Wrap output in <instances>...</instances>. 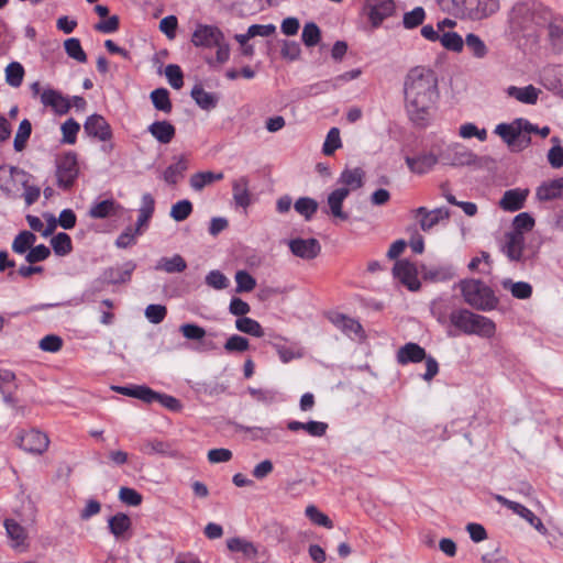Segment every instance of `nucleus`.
I'll use <instances>...</instances> for the list:
<instances>
[{
	"mask_svg": "<svg viewBox=\"0 0 563 563\" xmlns=\"http://www.w3.org/2000/svg\"><path fill=\"white\" fill-rule=\"evenodd\" d=\"M287 428L290 431H299L305 430L312 437H322L325 434L328 424L325 422L321 421H308V422H300V421H289L287 423Z\"/></svg>",
	"mask_w": 563,
	"mask_h": 563,
	"instance_id": "nucleus-32",
	"label": "nucleus"
},
{
	"mask_svg": "<svg viewBox=\"0 0 563 563\" xmlns=\"http://www.w3.org/2000/svg\"><path fill=\"white\" fill-rule=\"evenodd\" d=\"M32 133V124L27 119H23L20 122L16 134L13 141V147L16 152H21L25 148L27 140Z\"/></svg>",
	"mask_w": 563,
	"mask_h": 563,
	"instance_id": "nucleus-45",
	"label": "nucleus"
},
{
	"mask_svg": "<svg viewBox=\"0 0 563 563\" xmlns=\"http://www.w3.org/2000/svg\"><path fill=\"white\" fill-rule=\"evenodd\" d=\"M38 347L44 352L56 353L63 347V339L56 334L45 335L40 340Z\"/></svg>",
	"mask_w": 563,
	"mask_h": 563,
	"instance_id": "nucleus-64",
	"label": "nucleus"
},
{
	"mask_svg": "<svg viewBox=\"0 0 563 563\" xmlns=\"http://www.w3.org/2000/svg\"><path fill=\"white\" fill-rule=\"evenodd\" d=\"M442 10L456 18L482 21L500 9L499 0H439Z\"/></svg>",
	"mask_w": 563,
	"mask_h": 563,
	"instance_id": "nucleus-2",
	"label": "nucleus"
},
{
	"mask_svg": "<svg viewBox=\"0 0 563 563\" xmlns=\"http://www.w3.org/2000/svg\"><path fill=\"white\" fill-rule=\"evenodd\" d=\"M136 264L132 261L125 262L120 267H108L102 273V280L107 284H124L131 279Z\"/></svg>",
	"mask_w": 563,
	"mask_h": 563,
	"instance_id": "nucleus-19",
	"label": "nucleus"
},
{
	"mask_svg": "<svg viewBox=\"0 0 563 563\" xmlns=\"http://www.w3.org/2000/svg\"><path fill=\"white\" fill-rule=\"evenodd\" d=\"M191 98L203 110L214 109L218 104V98L214 93L206 91L201 85H196L191 89Z\"/></svg>",
	"mask_w": 563,
	"mask_h": 563,
	"instance_id": "nucleus-34",
	"label": "nucleus"
},
{
	"mask_svg": "<svg viewBox=\"0 0 563 563\" xmlns=\"http://www.w3.org/2000/svg\"><path fill=\"white\" fill-rule=\"evenodd\" d=\"M427 354L423 347L417 343H406L397 352V361L400 364L418 363L426 358Z\"/></svg>",
	"mask_w": 563,
	"mask_h": 563,
	"instance_id": "nucleus-25",
	"label": "nucleus"
},
{
	"mask_svg": "<svg viewBox=\"0 0 563 563\" xmlns=\"http://www.w3.org/2000/svg\"><path fill=\"white\" fill-rule=\"evenodd\" d=\"M141 451L147 455L159 454L162 456H168V457H178L179 456L178 451L173 449L170 443L159 441V440L146 441L141 446Z\"/></svg>",
	"mask_w": 563,
	"mask_h": 563,
	"instance_id": "nucleus-29",
	"label": "nucleus"
},
{
	"mask_svg": "<svg viewBox=\"0 0 563 563\" xmlns=\"http://www.w3.org/2000/svg\"><path fill=\"white\" fill-rule=\"evenodd\" d=\"M529 195V189H509L506 190L499 201V207L509 212H515L523 208L525 201Z\"/></svg>",
	"mask_w": 563,
	"mask_h": 563,
	"instance_id": "nucleus-20",
	"label": "nucleus"
},
{
	"mask_svg": "<svg viewBox=\"0 0 563 563\" xmlns=\"http://www.w3.org/2000/svg\"><path fill=\"white\" fill-rule=\"evenodd\" d=\"M405 108L411 122L424 126L439 99L437 74L428 67L409 69L404 80Z\"/></svg>",
	"mask_w": 563,
	"mask_h": 563,
	"instance_id": "nucleus-1",
	"label": "nucleus"
},
{
	"mask_svg": "<svg viewBox=\"0 0 563 563\" xmlns=\"http://www.w3.org/2000/svg\"><path fill=\"white\" fill-rule=\"evenodd\" d=\"M115 208L112 199L102 200L90 208L89 216L93 219H104L109 217Z\"/></svg>",
	"mask_w": 563,
	"mask_h": 563,
	"instance_id": "nucleus-57",
	"label": "nucleus"
},
{
	"mask_svg": "<svg viewBox=\"0 0 563 563\" xmlns=\"http://www.w3.org/2000/svg\"><path fill=\"white\" fill-rule=\"evenodd\" d=\"M465 45L472 55L476 58H484L488 53V48L484 41L474 33H468L466 35Z\"/></svg>",
	"mask_w": 563,
	"mask_h": 563,
	"instance_id": "nucleus-48",
	"label": "nucleus"
},
{
	"mask_svg": "<svg viewBox=\"0 0 563 563\" xmlns=\"http://www.w3.org/2000/svg\"><path fill=\"white\" fill-rule=\"evenodd\" d=\"M187 268V263L179 254L172 257H162L155 266L157 271H164L168 274L181 273Z\"/></svg>",
	"mask_w": 563,
	"mask_h": 563,
	"instance_id": "nucleus-35",
	"label": "nucleus"
},
{
	"mask_svg": "<svg viewBox=\"0 0 563 563\" xmlns=\"http://www.w3.org/2000/svg\"><path fill=\"white\" fill-rule=\"evenodd\" d=\"M501 285L505 289L510 290L511 295L517 299H528L532 295V287L526 282H512L511 279H504Z\"/></svg>",
	"mask_w": 563,
	"mask_h": 563,
	"instance_id": "nucleus-38",
	"label": "nucleus"
},
{
	"mask_svg": "<svg viewBox=\"0 0 563 563\" xmlns=\"http://www.w3.org/2000/svg\"><path fill=\"white\" fill-rule=\"evenodd\" d=\"M439 41L442 46L452 52H461L464 46V41L456 32H444L440 35Z\"/></svg>",
	"mask_w": 563,
	"mask_h": 563,
	"instance_id": "nucleus-55",
	"label": "nucleus"
},
{
	"mask_svg": "<svg viewBox=\"0 0 563 563\" xmlns=\"http://www.w3.org/2000/svg\"><path fill=\"white\" fill-rule=\"evenodd\" d=\"M439 161L443 165L463 167L476 165L478 157L464 145L460 143H453L439 152Z\"/></svg>",
	"mask_w": 563,
	"mask_h": 563,
	"instance_id": "nucleus-5",
	"label": "nucleus"
},
{
	"mask_svg": "<svg viewBox=\"0 0 563 563\" xmlns=\"http://www.w3.org/2000/svg\"><path fill=\"white\" fill-rule=\"evenodd\" d=\"M494 132L503 139L511 151H521L529 146L531 142L530 136H521L518 119L514 120L511 123H500L496 125Z\"/></svg>",
	"mask_w": 563,
	"mask_h": 563,
	"instance_id": "nucleus-7",
	"label": "nucleus"
},
{
	"mask_svg": "<svg viewBox=\"0 0 563 563\" xmlns=\"http://www.w3.org/2000/svg\"><path fill=\"white\" fill-rule=\"evenodd\" d=\"M192 212V203L187 200H179L176 203H174L170 208V217L177 221L181 222L186 220Z\"/></svg>",
	"mask_w": 563,
	"mask_h": 563,
	"instance_id": "nucleus-56",
	"label": "nucleus"
},
{
	"mask_svg": "<svg viewBox=\"0 0 563 563\" xmlns=\"http://www.w3.org/2000/svg\"><path fill=\"white\" fill-rule=\"evenodd\" d=\"M187 161L185 159V157H179V159L175 164L169 165L165 169L163 174L164 180L169 185L177 184L179 178L183 177V174L187 169Z\"/></svg>",
	"mask_w": 563,
	"mask_h": 563,
	"instance_id": "nucleus-42",
	"label": "nucleus"
},
{
	"mask_svg": "<svg viewBox=\"0 0 563 563\" xmlns=\"http://www.w3.org/2000/svg\"><path fill=\"white\" fill-rule=\"evenodd\" d=\"M36 241V235L31 231H21L12 242V251L16 254H24Z\"/></svg>",
	"mask_w": 563,
	"mask_h": 563,
	"instance_id": "nucleus-43",
	"label": "nucleus"
},
{
	"mask_svg": "<svg viewBox=\"0 0 563 563\" xmlns=\"http://www.w3.org/2000/svg\"><path fill=\"white\" fill-rule=\"evenodd\" d=\"M235 328L239 331L253 335L255 338H262L264 335V330L260 322L249 317L236 319Z\"/></svg>",
	"mask_w": 563,
	"mask_h": 563,
	"instance_id": "nucleus-44",
	"label": "nucleus"
},
{
	"mask_svg": "<svg viewBox=\"0 0 563 563\" xmlns=\"http://www.w3.org/2000/svg\"><path fill=\"white\" fill-rule=\"evenodd\" d=\"M119 499L128 506L136 507L142 504L143 497L134 488L121 487L119 490Z\"/></svg>",
	"mask_w": 563,
	"mask_h": 563,
	"instance_id": "nucleus-62",
	"label": "nucleus"
},
{
	"mask_svg": "<svg viewBox=\"0 0 563 563\" xmlns=\"http://www.w3.org/2000/svg\"><path fill=\"white\" fill-rule=\"evenodd\" d=\"M10 176L22 184L26 206L33 205L40 198L41 189L37 186H31L29 184L32 176L27 172L16 166H10Z\"/></svg>",
	"mask_w": 563,
	"mask_h": 563,
	"instance_id": "nucleus-18",
	"label": "nucleus"
},
{
	"mask_svg": "<svg viewBox=\"0 0 563 563\" xmlns=\"http://www.w3.org/2000/svg\"><path fill=\"white\" fill-rule=\"evenodd\" d=\"M330 320L336 328L342 330L347 335H352V334H354L355 336L362 335V332H363L362 325L357 320H355L353 318H350L342 313H335L330 318Z\"/></svg>",
	"mask_w": 563,
	"mask_h": 563,
	"instance_id": "nucleus-30",
	"label": "nucleus"
},
{
	"mask_svg": "<svg viewBox=\"0 0 563 563\" xmlns=\"http://www.w3.org/2000/svg\"><path fill=\"white\" fill-rule=\"evenodd\" d=\"M495 499L501 504L503 506L507 507L508 509L512 510L515 514L523 518L526 521H528L538 532L541 534H547L548 529L541 521L539 517H537L530 509L525 507L523 505L509 500L506 497L501 495H496Z\"/></svg>",
	"mask_w": 563,
	"mask_h": 563,
	"instance_id": "nucleus-13",
	"label": "nucleus"
},
{
	"mask_svg": "<svg viewBox=\"0 0 563 563\" xmlns=\"http://www.w3.org/2000/svg\"><path fill=\"white\" fill-rule=\"evenodd\" d=\"M147 131L162 144L170 143L176 134L175 126L166 120L153 122L148 125Z\"/></svg>",
	"mask_w": 563,
	"mask_h": 563,
	"instance_id": "nucleus-24",
	"label": "nucleus"
},
{
	"mask_svg": "<svg viewBox=\"0 0 563 563\" xmlns=\"http://www.w3.org/2000/svg\"><path fill=\"white\" fill-rule=\"evenodd\" d=\"M549 40L552 49L555 53L563 52V27L554 24L553 22L549 23Z\"/></svg>",
	"mask_w": 563,
	"mask_h": 563,
	"instance_id": "nucleus-59",
	"label": "nucleus"
},
{
	"mask_svg": "<svg viewBox=\"0 0 563 563\" xmlns=\"http://www.w3.org/2000/svg\"><path fill=\"white\" fill-rule=\"evenodd\" d=\"M4 527L9 538L14 542L13 547H19L26 539L25 529L14 519H5Z\"/></svg>",
	"mask_w": 563,
	"mask_h": 563,
	"instance_id": "nucleus-47",
	"label": "nucleus"
},
{
	"mask_svg": "<svg viewBox=\"0 0 563 563\" xmlns=\"http://www.w3.org/2000/svg\"><path fill=\"white\" fill-rule=\"evenodd\" d=\"M110 532L115 539H124V534L131 529L132 522L128 515L118 512L108 520Z\"/></svg>",
	"mask_w": 563,
	"mask_h": 563,
	"instance_id": "nucleus-31",
	"label": "nucleus"
},
{
	"mask_svg": "<svg viewBox=\"0 0 563 563\" xmlns=\"http://www.w3.org/2000/svg\"><path fill=\"white\" fill-rule=\"evenodd\" d=\"M165 76L174 89H180L184 85V75L178 65L169 64L165 68Z\"/></svg>",
	"mask_w": 563,
	"mask_h": 563,
	"instance_id": "nucleus-61",
	"label": "nucleus"
},
{
	"mask_svg": "<svg viewBox=\"0 0 563 563\" xmlns=\"http://www.w3.org/2000/svg\"><path fill=\"white\" fill-rule=\"evenodd\" d=\"M306 516L314 523L328 529L333 527L331 519L321 512L316 506L310 505L306 508Z\"/></svg>",
	"mask_w": 563,
	"mask_h": 563,
	"instance_id": "nucleus-60",
	"label": "nucleus"
},
{
	"mask_svg": "<svg viewBox=\"0 0 563 563\" xmlns=\"http://www.w3.org/2000/svg\"><path fill=\"white\" fill-rule=\"evenodd\" d=\"M112 389L121 395L133 397V398H136V399L142 400L143 402L147 404L152 388H150L145 385H131V386H113Z\"/></svg>",
	"mask_w": 563,
	"mask_h": 563,
	"instance_id": "nucleus-36",
	"label": "nucleus"
},
{
	"mask_svg": "<svg viewBox=\"0 0 563 563\" xmlns=\"http://www.w3.org/2000/svg\"><path fill=\"white\" fill-rule=\"evenodd\" d=\"M394 276L409 290L417 291L421 284L418 279V272L413 263L401 260L397 261L393 268Z\"/></svg>",
	"mask_w": 563,
	"mask_h": 563,
	"instance_id": "nucleus-12",
	"label": "nucleus"
},
{
	"mask_svg": "<svg viewBox=\"0 0 563 563\" xmlns=\"http://www.w3.org/2000/svg\"><path fill=\"white\" fill-rule=\"evenodd\" d=\"M507 93L509 97H512L522 103L536 104L538 101L540 90L532 85H528L521 88L516 86H509L507 88Z\"/></svg>",
	"mask_w": 563,
	"mask_h": 563,
	"instance_id": "nucleus-28",
	"label": "nucleus"
},
{
	"mask_svg": "<svg viewBox=\"0 0 563 563\" xmlns=\"http://www.w3.org/2000/svg\"><path fill=\"white\" fill-rule=\"evenodd\" d=\"M563 180L556 178L550 181L542 183L536 191V196L540 201H549L562 196Z\"/></svg>",
	"mask_w": 563,
	"mask_h": 563,
	"instance_id": "nucleus-27",
	"label": "nucleus"
},
{
	"mask_svg": "<svg viewBox=\"0 0 563 563\" xmlns=\"http://www.w3.org/2000/svg\"><path fill=\"white\" fill-rule=\"evenodd\" d=\"M24 68L19 62H11L5 67V81L9 86L18 88L22 85Z\"/></svg>",
	"mask_w": 563,
	"mask_h": 563,
	"instance_id": "nucleus-46",
	"label": "nucleus"
},
{
	"mask_svg": "<svg viewBox=\"0 0 563 563\" xmlns=\"http://www.w3.org/2000/svg\"><path fill=\"white\" fill-rule=\"evenodd\" d=\"M154 402H158L162 407L170 411H179L181 409L180 401L174 396L161 394L151 389L150 399L147 404L151 405Z\"/></svg>",
	"mask_w": 563,
	"mask_h": 563,
	"instance_id": "nucleus-39",
	"label": "nucleus"
},
{
	"mask_svg": "<svg viewBox=\"0 0 563 563\" xmlns=\"http://www.w3.org/2000/svg\"><path fill=\"white\" fill-rule=\"evenodd\" d=\"M349 196L347 188H336L328 195L327 206L328 209L323 211L331 216L334 220L347 221L350 219L349 212L343 210L344 200Z\"/></svg>",
	"mask_w": 563,
	"mask_h": 563,
	"instance_id": "nucleus-15",
	"label": "nucleus"
},
{
	"mask_svg": "<svg viewBox=\"0 0 563 563\" xmlns=\"http://www.w3.org/2000/svg\"><path fill=\"white\" fill-rule=\"evenodd\" d=\"M525 247V236L520 232H509L506 234V244L504 252L512 262L522 261V252Z\"/></svg>",
	"mask_w": 563,
	"mask_h": 563,
	"instance_id": "nucleus-22",
	"label": "nucleus"
},
{
	"mask_svg": "<svg viewBox=\"0 0 563 563\" xmlns=\"http://www.w3.org/2000/svg\"><path fill=\"white\" fill-rule=\"evenodd\" d=\"M85 133L100 142H108L112 139V129L108 121L101 115L93 113L84 123Z\"/></svg>",
	"mask_w": 563,
	"mask_h": 563,
	"instance_id": "nucleus-11",
	"label": "nucleus"
},
{
	"mask_svg": "<svg viewBox=\"0 0 563 563\" xmlns=\"http://www.w3.org/2000/svg\"><path fill=\"white\" fill-rule=\"evenodd\" d=\"M79 175V166L77 155L68 152L59 157L56 162V180L57 186L63 190L70 189Z\"/></svg>",
	"mask_w": 563,
	"mask_h": 563,
	"instance_id": "nucleus-6",
	"label": "nucleus"
},
{
	"mask_svg": "<svg viewBox=\"0 0 563 563\" xmlns=\"http://www.w3.org/2000/svg\"><path fill=\"white\" fill-rule=\"evenodd\" d=\"M365 173L362 168H345L339 179L338 183L343 185L341 188H347L349 192L351 190H356L361 188L364 184Z\"/></svg>",
	"mask_w": 563,
	"mask_h": 563,
	"instance_id": "nucleus-26",
	"label": "nucleus"
},
{
	"mask_svg": "<svg viewBox=\"0 0 563 563\" xmlns=\"http://www.w3.org/2000/svg\"><path fill=\"white\" fill-rule=\"evenodd\" d=\"M294 208L297 213L305 218L306 221H310L318 211L319 203L313 198L300 197L295 201Z\"/></svg>",
	"mask_w": 563,
	"mask_h": 563,
	"instance_id": "nucleus-37",
	"label": "nucleus"
},
{
	"mask_svg": "<svg viewBox=\"0 0 563 563\" xmlns=\"http://www.w3.org/2000/svg\"><path fill=\"white\" fill-rule=\"evenodd\" d=\"M451 324L467 335L490 339L496 333V323L488 317L461 308L450 313Z\"/></svg>",
	"mask_w": 563,
	"mask_h": 563,
	"instance_id": "nucleus-4",
	"label": "nucleus"
},
{
	"mask_svg": "<svg viewBox=\"0 0 563 563\" xmlns=\"http://www.w3.org/2000/svg\"><path fill=\"white\" fill-rule=\"evenodd\" d=\"M426 12L422 7H416L413 10L406 12L402 18L404 27L407 30L415 29L423 23Z\"/></svg>",
	"mask_w": 563,
	"mask_h": 563,
	"instance_id": "nucleus-51",
	"label": "nucleus"
},
{
	"mask_svg": "<svg viewBox=\"0 0 563 563\" xmlns=\"http://www.w3.org/2000/svg\"><path fill=\"white\" fill-rule=\"evenodd\" d=\"M461 295L465 303L478 311H493L499 305V298L492 287L482 279L465 278L459 283Z\"/></svg>",
	"mask_w": 563,
	"mask_h": 563,
	"instance_id": "nucleus-3",
	"label": "nucleus"
},
{
	"mask_svg": "<svg viewBox=\"0 0 563 563\" xmlns=\"http://www.w3.org/2000/svg\"><path fill=\"white\" fill-rule=\"evenodd\" d=\"M151 100L156 110L169 113L173 109L169 92L165 88H157L151 92Z\"/></svg>",
	"mask_w": 563,
	"mask_h": 563,
	"instance_id": "nucleus-41",
	"label": "nucleus"
},
{
	"mask_svg": "<svg viewBox=\"0 0 563 563\" xmlns=\"http://www.w3.org/2000/svg\"><path fill=\"white\" fill-rule=\"evenodd\" d=\"M224 41V34L214 25L198 24L191 35V43L197 47H214Z\"/></svg>",
	"mask_w": 563,
	"mask_h": 563,
	"instance_id": "nucleus-9",
	"label": "nucleus"
},
{
	"mask_svg": "<svg viewBox=\"0 0 563 563\" xmlns=\"http://www.w3.org/2000/svg\"><path fill=\"white\" fill-rule=\"evenodd\" d=\"M228 548L233 552H242L247 558H254L257 553L255 545L241 538H232L228 540Z\"/></svg>",
	"mask_w": 563,
	"mask_h": 563,
	"instance_id": "nucleus-50",
	"label": "nucleus"
},
{
	"mask_svg": "<svg viewBox=\"0 0 563 563\" xmlns=\"http://www.w3.org/2000/svg\"><path fill=\"white\" fill-rule=\"evenodd\" d=\"M302 42L306 46L312 47L321 40V32L314 22L306 23L301 33Z\"/></svg>",
	"mask_w": 563,
	"mask_h": 563,
	"instance_id": "nucleus-54",
	"label": "nucleus"
},
{
	"mask_svg": "<svg viewBox=\"0 0 563 563\" xmlns=\"http://www.w3.org/2000/svg\"><path fill=\"white\" fill-rule=\"evenodd\" d=\"M65 52L67 55L79 63L87 60V55L81 47L80 41L76 37H70L64 42Z\"/></svg>",
	"mask_w": 563,
	"mask_h": 563,
	"instance_id": "nucleus-52",
	"label": "nucleus"
},
{
	"mask_svg": "<svg viewBox=\"0 0 563 563\" xmlns=\"http://www.w3.org/2000/svg\"><path fill=\"white\" fill-rule=\"evenodd\" d=\"M364 10L373 27H378L384 20L395 14L394 0H365Z\"/></svg>",
	"mask_w": 563,
	"mask_h": 563,
	"instance_id": "nucleus-8",
	"label": "nucleus"
},
{
	"mask_svg": "<svg viewBox=\"0 0 563 563\" xmlns=\"http://www.w3.org/2000/svg\"><path fill=\"white\" fill-rule=\"evenodd\" d=\"M41 102L45 107H49L58 115L68 113L71 108L70 100L62 95L58 90L47 88L41 93Z\"/></svg>",
	"mask_w": 563,
	"mask_h": 563,
	"instance_id": "nucleus-17",
	"label": "nucleus"
},
{
	"mask_svg": "<svg viewBox=\"0 0 563 563\" xmlns=\"http://www.w3.org/2000/svg\"><path fill=\"white\" fill-rule=\"evenodd\" d=\"M80 130V124L73 118L67 119L60 126L63 134L62 143L75 144L77 141V134Z\"/></svg>",
	"mask_w": 563,
	"mask_h": 563,
	"instance_id": "nucleus-49",
	"label": "nucleus"
},
{
	"mask_svg": "<svg viewBox=\"0 0 563 563\" xmlns=\"http://www.w3.org/2000/svg\"><path fill=\"white\" fill-rule=\"evenodd\" d=\"M412 213L418 220L419 227L423 232H429L442 220H449L450 218V210L444 207L435 208L433 210H428L426 207H419L412 210Z\"/></svg>",
	"mask_w": 563,
	"mask_h": 563,
	"instance_id": "nucleus-10",
	"label": "nucleus"
},
{
	"mask_svg": "<svg viewBox=\"0 0 563 563\" xmlns=\"http://www.w3.org/2000/svg\"><path fill=\"white\" fill-rule=\"evenodd\" d=\"M48 443L47 435L38 430H30L19 437V446L30 453L42 454Z\"/></svg>",
	"mask_w": 563,
	"mask_h": 563,
	"instance_id": "nucleus-16",
	"label": "nucleus"
},
{
	"mask_svg": "<svg viewBox=\"0 0 563 563\" xmlns=\"http://www.w3.org/2000/svg\"><path fill=\"white\" fill-rule=\"evenodd\" d=\"M341 146L342 142L340 137V130L338 128H331L322 146L323 154L331 156Z\"/></svg>",
	"mask_w": 563,
	"mask_h": 563,
	"instance_id": "nucleus-53",
	"label": "nucleus"
},
{
	"mask_svg": "<svg viewBox=\"0 0 563 563\" xmlns=\"http://www.w3.org/2000/svg\"><path fill=\"white\" fill-rule=\"evenodd\" d=\"M249 185L250 181L246 176H241L238 179H234L232 183V194L234 203L238 207H242L243 209H246L252 203Z\"/></svg>",
	"mask_w": 563,
	"mask_h": 563,
	"instance_id": "nucleus-23",
	"label": "nucleus"
},
{
	"mask_svg": "<svg viewBox=\"0 0 563 563\" xmlns=\"http://www.w3.org/2000/svg\"><path fill=\"white\" fill-rule=\"evenodd\" d=\"M405 162L410 172L418 175H423L430 172L434 167V165L440 161L439 154L435 155L433 153H422L415 157L407 156L405 158Z\"/></svg>",
	"mask_w": 563,
	"mask_h": 563,
	"instance_id": "nucleus-21",
	"label": "nucleus"
},
{
	"mask_svg": "<svg viewBox=\"0 0 563 563\" xmlns=\"http://www.w3.org/2000/svg\"><path fill=\"white\" fill-rule=\"evenodd\" d=\"M288 246L295 256L307 261L316 258L321 252V244L314 238H296L288 242Z\"/></svg>",
	"mask_w": 563,
	"mask_h": 563,
	"instance_id": "nucleus-14",
	"label": "nucleus"
},
{
	"mask_svg": "<svg viewBox=\"0 0 563 563\" xmlns=\"http://www.w3.org/2000/svg\"><path fill=\"white\" fill-rule=\"evenodd\" d=\"M224 177L223 173H213L210 170L207 172H199L196 174H192L189 179L190 187L195 191L202 190L206 186L211 185L214 181L222 180Z\"/></svg>",
	"mask_w": 563,
	"mask_h": 563,
	"instance_id": "nucleus-33",
	"label": "nucleus"
},
{
	"mask_svg": "<svg viewBox=\"0 0 563 563\" xmlns=\"http://www.w3.org/2000/svg\"><path fill=\"white\" fill-rule=\"evenodd\" d=\"M250 347L249 340L244 336L233 334L224 343V350L229 353L244 352Z\"/></svg>",
	"mask_w": 563,
	"mask_h": 563,
	"instance_id": "nucleus-63",
	"label": "nucleus"
},
{
	"mask_svg": "<svg viewBox=\"0 0 563 563\" xmlns=\"http://www.w3.org/2000/svg\"><path fill=\"white\" fill-rule=\"evenodd\" d=\"M51 245L57 256H66L73 251L70 236L65 232H59L51 240Z\"/></svg>",
	"mask_w": 563,
	"mask_h": 563,
	"instance_id": "nucleus-40",
	"label": "nucleus"
},
{
	"mask_svg": "<svg viewBox=\"0 0 563 563\" xmlns=\"http://www.w3.org/2000/svg\"><path fill=\"white\" fill-rule=\"evenodd\" d=\"M236 292H250L256 286L255 278L246 271H238L235 274Z\"/></svg>",
	"mask_w": 563,
	"mask_h": 563,
	"instance_id": "nucleus-58",
	"label": "nucleus"
}]
</instances>
